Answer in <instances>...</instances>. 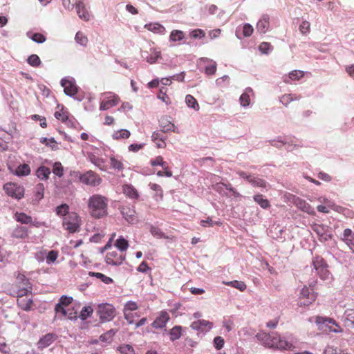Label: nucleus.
Here are the masks:
<instances>
[{"instance_id": "59", "label": "nucleus", "mask_w": 354, "mask_h": 354, "mask_svg": "<svg viewBox=\"0 0 354 354\" xmlns=\"http://www.w3.org/2000/svg\"><path fill=\"white\" fill-rule=\"evenodd\" d=\"M211 64L205 67V73L208 75H214L216 71V63L210 60Z\"/></svg>"}, {"instance_id": "51", "label": "nucleus", "mask_w": 354, "mask_h": 354, "mask_svg": "<svg viewBox=\"0 0 354 354\" xmlns=\"http://www.w3.org/2000/svg\"><path fill=\"white\" fill-rule=\"evenodd\" d=\"M67 112L64 111V108L62 106L60 111H55L54 115L56 119L61 120L62 122H66L68 120Z\"/></svg>"}, {"instance_id": "42", "label": "nucleus", "mask_w": 354, "mask_h": 354, "mask_svg": "<svg viewBox=\"0 0 354 354\" xmlns=\"http://www.w3.org/2000/svg\"><path fill=\"white\" fill-rule=\"evenodd\" d=\"M182 327L180 326H175L169 331V337L171 341L178 339L181 336Z\"/></svg>"}, {"instance_id": "15", "label": "nucleus", "mask_w": 354, "mask_h": 354, "mask_svg": "<svg viewBox=\"0 0 354 354\" xmlns=\"http://www.w3.org/2000/svg\"><path fill=\"white\" fill-rule=\"evenodd\" d=\"M57 337L58 336L53 333H49L43 335L37 343V348L43 350L51 345L57 339Z\"/></svg>"}, {"instance_id": "48", "label": "nucleus", "mask_w": 354, "mask_h": 354, "mask_svg": "<svg viewBox=\"0 0 354 354\" xmlns=\"http://www.w3.org/2000/svg\"><path fill=\"white\" fill-rule=\"evenodd\" d=\"M111 166L113 169L118 171H122L124 169L123 163L114 156L110 158Z\"/></svg>"}, {"instance_id": "9", "label": "nucleus", "mask_w": 354, "mask_h": 354, "mask_svg": "<svg viewBox=\"0 0 354 354\" xmlns=\"http://www.w3.org/2000/svg\"><path fill=\"white\" fill-rule=\"evenodd\" d=\"M289 199L291 201V203H292V204L295 205L301 211L306 212L310 215L315 214V212L313 207H312L306 201H305L304 199L292 194L290 195Z\"/></svg>"}, {"instance_id": "45", "label": "nucleus", "mask_w": 354, "mask_h": 354, "mask_svg": "<svg viewBox=\"0 0 354 354\" xmlns=\"http://www.w3.org/2000/svg\"><path fill=\"white\" fill-rule=\"evenodd\" d=\"M115 333H116V330H115L113 329H111V330H108L107 332L102 334L100 336L99 339L104 342L110 343L112 340V337L114 336Z\"/></svg>"}, {"instance_id": "2", "label": "nucleus", "mask_w": 354, "mask_h": 354, "mask_svg": "<svg viewBox=\"0 0 354 354\" xmlns=\"http://www.w3.org/2000/svg\"><path fill=\"white\" fill-rule=\"evenodd\" d=\"M108 198L100 194H93L88 200V209L90 215L96 219L105 217L108 214Z\"/></svg>"}, {"instance_id": "11", "label": "nucleus", "mask_w": 354, "mask_h": 354, "mask_svg": "<svg viewBox=\"0 0 354 354\" xmlns=\"http://www.w3.org/2000/svg\"><path fill=\"white\" fill-rule=\"evenodd\" d=\"M316 294L311 292L308 288L304 286L300 291L299 305L301 306H308L316 299Z\"/></svg>"}, {"instance_id": "54", "label": "nucleus", "mask_w": 354, "mask_h": 354, "mask_svg": "<svg viewBox=\"0 0 354 354\" xmlns=\"http://www.w3.org/2000/svg\"><path fill=\"white\" fill-rule=\"evenodd\" d=\"M53 172L58 177H62L64 175V168L61 162H55L53 167Z\"/></svg>"}, {"instance_id": "17", "label": "nucleus", "mask_w": 354, "mask_h": 354, "mask_svg": "<svg viewBox=\"0 0 354 354\" xmlns=\"http://www.w3.org/2000/svg\"><path fill=\"white\" fill-rule=\"evenodd\" d=\"M341 320L344 326L348 328H354V308L345 310L343 315L341 317Z\"/></svg>"}, {"instance_id": "6", "label": "nucleus", "mask_w": 354, "mask_h": 354, "mask_svg": "<svg viewBox=\"0 0 354 354\" xmlns=\"http://www.w3.org/2000/svg\"><path fill=\"white\" fill-rule=\"evenodd\" d=\"M63 226L70 233H75L79 231V216L74 212L69 214L63 219Z\"/></svg>"}, {"instance_id": "63", "label": "nucleus", "mask_w": 354, "mask_h": 354, "mask_svg": "<svg viewBox=\"0 0 354 354\" xmlns=\"http://www.w3.org/2000/svg\"><path fill=\"white\" fill-rule=\"evenodd\" d=\"M304 76V72L300 70H294L289 73V77L292 80H299Z\"/></svg>"}, {"instance_id": "49", "label": "nucleus", "mask_w": 354, "mask_h": 354, "mask_svg": "<svg viewBox=\"0 0 354 354\" xmlns=\"http://www.w3.org/2000/svg\"><path fill=\"white\" fill-rule=\"evenodd\" d=\"M27 62L32 67H38L41 63L39 56L35 54L30 55L27 59Z\"/></svg>"}, {"instance_id": "23", "label": "nucleus", "mask_w": 354, "mask_h": 354, "mask_svg": "<svg viewBox=\"0 0 354 354\" xmlns=\"http://www.w3.org/2000/svg\"><path fill=\"white\" fill-rule=\"evenodd\" d=\"M269 28V17L263 15L257 24V30L260 33H266Z\"/></svg>"}, {"instance_id": "44", "label": "nucleus", "mask_w": 354, "mask_h": 354, "mask_svg": "<svg viewBox=\"0 0 354 354\" xmlns=\"http://www.w3.org/2000/svg\"><path fill=\"white\" fill-rule=\"evenodd\" d=\"M69 206L66 203H62L60 205L57 206L55 209V213L58 216H68L70 213Z\"/></svg>"}, {"instance_id": "50", "label": "nucleus", "mask_w": 354, "mask_h": 354, "mask_svg": "<svg viewBox=\"0 0 354 354\" xmlns=\"http://www.w3.org/2000/svg\"><path fill=\"white\" fill-rule=\"evenodd\" d=\"M326 261L320 256H316L313 258V265L316 270L324 266H326Z\"/></svg>"}, {"instance_id": "61", "label": "nucleus", "mask_w": 354, "mask_h": 354, "mask_svg": "<svg viewBox=\"0 0 354 354\" xmlns=\"http://www.w3.org/2000/svg\"><path fill=\"white\" fill-rule=\"evenodd\" d=\"M259 50L263 54H268L272 51V48L270 44L268 42H262L259 46Z\"/></svg>"}, {"instance_id": "57", "label": "nucleus", "mask_w": 354, "mask_h": 354, "mask_svg": "<svg viewBox=\"0 0 354 354\" xmlns=\"http://www.w3.org/2000/svg\"><path fill=\"white\" fill-rule=\"evenodd\" d=\"M254 29L250 24H245L242 28L243 37H248L253 33Z\"/></svg>"}, {"instance_id": "56", "label": "nucleus", "mask_w": 354, "mask_h": 354, "mask_svg": "<svg viewBox=\"0 0 354 354\" xmlns=\"http://www.w3.org/2000/svg\"><path fill=\"white\" fill-rule=\"evenodd\" d=\"M150 232L153 236H155L158 239L165 238V234L158 227L151 225Z\"/></svg>"}, {"instance_id": "16", "label": "nucleus", "mask_w": 354, "mask_h": 354, "mask_svg": "<svg viewBox=\"0 0 354 354\" xmlns=\"http://www.w3.org/2000/svg\"><path fill=\"white\" fill-rule=\"evenodd\" d=\"M75 3L76 12L78 17L84 21H89L90 13L84 1L83 0H79L76 1Z\"/></svg>"}, {"instance_id": "29", "label": "nucleus", "mask_w": 354, "mask_h": 354, "mask_svg": "<svg viewBox=\"0 0 354 354\" xmlns=\"http://www.w3.org/2000/svg\"><path fill=\"white\" fill-rule=\"evenodd\" d=\"M37 177L41 180H46L50 174V170L46 166H40L37 168L35 173Z\"/></svg>"}, {"instance_id": "8", "label": "nucleus", "mask_w": 354, "mask_h": 354, "mask_svg": "<svg viewBox=\"0 0 354 354\" xmlns=\"http://www.w3.org/2000/svg\"><path fill=\"white\" fill-rule=\"evenodd\" d=\"M272 146L280 149L283 145L286 149L291 151L299 147V145L295 143L292 140L286 137L278 136L277 139L268 141Z\"/></svg>"}, {"instance_id": "5", "label": "nucleus", "mask_w": 354, "mask_h": 354, "mask_svg": "<svg viewBox=\"0 0 354 354\" xmlns=\"http://www.w3.org/2000/svg\"><path fill=\"white\" fill-rule=\"evenodd\" d=\"M3 190L9 196L21 200L24 196V188L23 186L14 183H7L3 185Z\"/></svg>"}, {"instance_id": "53", "label": "nucleus", "mask_w": 354, "mask_h": 354, "mask_svg": "<svg viewBox=\"0 0 354 354\" xmlns=\"http://www.w3.org/2000/svg\"><path fill=\"white\" fill-rule=\"evenodd\" d=\"M75 39L77 44H80L82 46H86L88 42L87 37L84 36V34L80 31H78L76 33Z\"/></svg>"}, {"instance_id": "52", "label": "nucleus", "mask_w": 354, "mask_h": 354, "mask_svg": "<svg viewBox=\"0 0 354 354\" xmlns=\"http://www.w3.org/2000/svg\"><path fill=\"white\" fill-rule=\"evenodd\" d=\"M167 88L165 87H162L159 90V93L157 95V97L161 101L165 102L167 104L170 103V99L167 95Z\"/></svg>"}, {"instance_id": "46", "label": "nucleus", "mask_w": 354, "mask_h": 354, "mask_svg": "<svg viewBox=\"0 0 354 354\" xmlns=\"http://www.w3.org/2000/svg\"><path fill=\"white\" fill-rule=\"evenodd\" d=\"M316 271L322 279L326 280L330 279V273L328 270V264L319 268Z\"/></svg>"}, {"instance_id": "47", "label": "nucleus", "mask_w": 354, "mask_h": 354, "mask_svg": "<svg viewBox=\"0 0 354 354\" xmlns=\"http://www.w3.org/2000/svg\"><path fill=\"white\" fill-rule=\"evenodd\" d=\"M118 351L121 354H135V350L130 344H122L118 347Z\"/></svg>"}, {"instance_id": "33", "label": "nucleus", "mask_w": 354, "mask_h": 354, "mask_svg": "<svg viewBox=\"0 0 354 354\" xmlns=\"http://www.w3.org/2000/svg\"><path fill=\"white\" fill-rule=\"evenodd\" d=\"M250 93H252V89L250 87H248L245 88L244 93L240 96L239 101L241 106L243 107H247L250 105Z\"/></svg>"}, {"instance_id": "35", "label": "nucleus", "mask_w": 354, "mask_h": 354, "mask_svg": "<svg viewBox=\"0 0 354 354\" xmlns=\"http://www.w3.org/2000/svg\"><path fill=\"white\" fill-rule=\"evenodd\" d=\"M27 36L34 42L37 44H42L46 40V37L43 34L39 32H28Z\"/></svg>"}, {"instance_id": "40", "label": "nucleus", "mask_w": 354, "mask_h": 354, "mask_svg": "<svg viewBox=\"0 0 354 354\" xmlns=\"http://www.w3.org/2000/svg\"><path fill=\"white\" fill-rule=\"evenodd\" d=\"M185 103L188 107L194 109L195 111H198L200 109L197 100L192 95H187L185 97Z\"/></svg>"}, {"instance_id": "43", "label": "nucleus", "mask_w": 354, "mask_h": 354, "mask_svg": "<svg viewBox=\"0 0 354 354\" xmlns=\"http://www.w3.org/2000/svg\"><path fill=\"white\" fill-rule=\"evenodd\" d=\"M93 309L91 306H87L82 308V309L80 311L79 317L81 320L84 321L88 317L91 316V315L93 313Z\"/></svg>"}, {"instance_id": "19", "label": "nucleus", "mask_w": 354, "mask_h": 354, "mask_svg": "<svg viewBox=\"0 0 354 354\" xmlns=\"http://www.w3.org/2000/svg\"><path fill=\"white\" fill-rule=\"evenodd\" d=\"M207 328V330H209L213 327V323L205 319H201L194 321L191 324V328L193 330L198 331H203L204 328Z\"/></svg>"}, {"instance_id": "4", "label": "nucleus", "mask_w": 354, "mask_h": 354, "mask_svg": "<svg viewBox=\"0 0 354 354\" xmlns=\"http://www.w3.org/2000/svg\"><path fill=\"white\" fill-rule=\"evenodd\" d=\"M96 313L101 322H109L115 317L116 310L112 304L105 303L98 305Z\"/></svg>"}, {"instance_id": "32", "label": "nucleus", "mask_w": 354, "mask_h": 354, "mask_svg": "<svg viewBox=\"0 0 354 354\" xmlns=\"http://www.w3.org/2000/svg\"><path fill=\"white\" fill-rule=\"evenodd\" d=\"M131 133L129 130L122 129L120 130L115 131L112 134L113 140H124L130 137Z\"/></svg>"}, {"instance_id": "30", "label": "nucleus", "mask_w": 354, "mask_h": 354, "mask_svg": "<svg viewBox=\"0 0 354 354\" xmlns=\"http://www.w3.org/2000/svg\"><path fill=\"white\" fill-rule=\"evenodd\" d=\"M250 184L254 187L261 188H266L268 185V183L264 179H262L254 174H253L250 179Z\"/></svg>"}, {"instance_id": "64", "label": "nucleus", "mask_w": 354, "mask_h": 354, "mask_svg": "<svg viewBox=\"0 0 354 354\" xmlns=\"http://www.w3.org/2000/svg\"><path fill=\"white\" fill-rule=\"evenodd\" d=\"M341 351L338 350L337 348L332 346H328L326 347V348L324 351V354H340Z\"/></svg>"}, {"instance_id": "26", "label": "nucleus", "mask_w": 354, "mask_h": 354, "mask_svg": "<svg viewBox=\"0 0 354 354\" xmlns=\"http://www.w3.org/2000/svg\"><path fill=\"white\" fill-rule=\"evenodd\" d=\"M44 185L38 183L35 187V194L32 198L33 203H38L43 198L44 194Z\"/></svg>"}, {"instance_id": "41", "label": "nucleus", "mask_w": 354, "mask_h": 354, "mask_svg": "<svg viewBox=\"0 0 354 354\" xmlns=\"http://www.w3.org/2000/svg\"><path fill=\"white\" fill-rule=\"evenodd\" d=\"M185 37V33L182 30H174L171 32L169 35V41H180Z\"/></svg>"}, {"instance_id": "3", "label": "nucleus", "mask_w": 354, "mask_h": 354, "mask_svg": "<svg viewBox=\"0 0 354 354\" xmlns=\"http://www.w3.org/2000/svg\"><path fill=\"white\" fill-rule=\"evenodd\" d=\"M60 84L64 87V91L66 95L80 102L82 100L83 97L76 95L79 88L74 78L65 77L62 79Z\"/></svg>"}, {"instance_id": "24", "label": "nucleus", "mask_w": 354, "mask_h": 354, "mask_svg": "<svg viewBox=\"0 0 354 354\" xmlns=\"http://www.w3.org/2000/svg\"><path fill=\"white\" fill-rule=\"evenodd\" d=\"M11 235L16 239H26L28 236V230L26 227L17 225Z\"/></svg>"}, {"instance_id": "25", "label": "nucleus", "mask_w": 354, "mask_h": 354, "mask_svg": "<svg viewBox=\"0 0 354 354\" xmlns=\"http://www.w3.org/2000/svg\"><path fill=\"white\" fill-rule=\"evenodd\" d=\"M145 28L148 30L160 35L165 33V28L159 23H149L145 25Z\"/></svg>"}, {"instance_id": "12", "label": "nucleus", "mask_w": 354, "mask_h": 354, "mask_svg": "<svg viewBox=\"0 0 354 354\" xmlns=\"http://www.w3.org/2000/svg\"><path fill=\"white\" fill-rule=\"evenodd\" d=\"M315 323L319 326V328H321L322 326H325L326 327H328L330 331L331 332H334L336 333L342 332V330L337 324L336 322L333 319L326 318L323 317H317Z\"/></svg>"}, {"instance_id": "10", "label": "nucleus", "mask_w": 354, "mask_h": 354, "mask_svg": "<svg viewBox=\"0 0 354 354\" xmlns=\"http://www.w3.org/2000/svg\"><path fill=\"white\" fill-rule=\"evenodd\" d=\"M80 180L84 184L93 187L97 186L102 183L100 176L91 170L80 175Z\"/></svg>"}, {"instance_id": "34", "label": "nucleus", "mask_w": 354, "mask_h": 354, "mask_svg": "<svg viewBox=\"0 0 354 354\" xmlns=\"http://www.w3.org/2000/svg\"><path fill=\"white\" fill-rule=\"evenodd\" d=\"M30 167L28 164L19 165L15 170V175L17 176H26L30 174Z\"/></svg>"}, {"instance_id": "27", "label": "nucleus", "mask_w": 354, "mask_h": 354, "mask_svg": "<svg viewBox=\"0 0 354 354\" xmlns=\"http://www.w3.org/2000/svg\"><path fill=\"white\" fill-rule=\"evenodd\" d=\"M166 137H165L162 133L159 131H154L151 136V140L153 142L156 143V147L158 148H163L165 147V140Z\"/></svg>"}, {"instance_id": "20", "label": "nucleus", "mask_w": 354, "mask_h": 354, "mask_svg": "<svg viewBox=\"0 0 354 354\" xmlns=\"http://www.w3.org/2000/svg\"><path fill=\"white\" fill-rule=\"evenodd\" d=\"M121 214L123 218L129 223H134L136 221L135 216L136 212L134 209H131L129 207H122L121 209Z\"/></svg>"}, {"instance_id": "38", "label": "nucleus", "mask_w": 354, "mask_h": 354, "mask_svg": "<svg viewBox=\"0 0 354 354\" xmlns=\"http://www.w3.org/2000/svg\"><path fill=\"white\" fill-rule=\"evenodd\" d=\"M115 246L120 251L124 252L129 247L128 241L122 236H120L115 243Z\"/></svg>"}, {"instance_id": "7", "label": "nucleus", "mask_w": 354, "mask_h": 354, "mask_svg": "<svg viewBox=\"0 0 354 354\" xmlns=\"http://www.w3.org/2000/svg\"><path fill=\"white\" fill-rule=\"evenodd\" d=\"M311 229L317 234L321 242L328 241L333 237L330 227L327 225L314 223L311 225Z\"/></svg>"}, {"instance_id": "28", "label": "nucleus", "mask_w": 354, "mask_h": 354, "mask_svg": "<svg viewBox=\"0 0 354 354\" xmlns=\"http://www.w3.org/2000/svg\"><path fill=\"white\" fill-rule=\"evenodd\" d=\"M123 192L131 199H137L139 197L137 189L132 185H124L123 186Z\"/></svg>"}, {"instance_id": "58", "label": "nucleus", "mask_w": 354, "mask_h": 354, "mask_svg": "<svg viewBox=\"0 0 354 354\" xmlns=\"http://www.w3.org/2000/svg\"><path fill=\"white\" fill-rule=\"evenodd\" d=\"M58 257V252L55 250H50L46 256V263L50 265L54 263Z\"/></svg>"}, {"instance_id": "22", "label": "nucleus", "mask_w": 354, "mask_h": 354, "mask_svg": "<svg viewBox=\"0 0 354 354\" xmlns=\"http://www.w3.org/2000/svg\"><path fill=\"white\" fill-rule=\"evenodd\" d=\"M169 319V317L167 313L164 312L162 313L160 316L157 317L151 324V326L155 328H164Z\"/></svg>"}, {"instance_id": "36", "label": "nucleus", "mask_w": 354, "mask_h": 354, "mask_svg": "<svg viewBox=\"0 0 354 354\" xmlns=\"http://www.w3.org/2000/svg\"><path fill=\"white\" fill-rule=\"evenodd\" d=\"M254 201L258 203L263 209H268L270 207V202L268 199L264 198L262 194L254 195Z\"/></svg>"}, {"instance_id": "39", "label": "nucleus", "mask_w": 354, "mask_h": 354, "mask_svg": "<svg viewBox=\"0 0 354 354\" xmlns=\"http://www.w3.org/2000/svg\"><path fill=\"white\" fill-rule=\"evenodd\" d=\"M224 284L236 288L240 291H244L247 288L245 283L243 281L238 280L226 281L224 282Z\"/></svg>"}, {"instance_id": "62", "label": "nucleus", "mask_w": 354, "mask_h": 354, "mask_svg": "<svg viewBox=\"0 0 354 354\" xmlns=\"http://www.w3.org/2000/svg\"><path fill=\"white\" fill-rule=\"evenodd\" d=\"M189 35L194 39H201L205 37V33L202 29H196L191 31Z\"/></svg>"}, {"instance_id": "60", "label": "nucleus", "mask_w": 354, "mask_h": 354, "mask_svg": "<svg viewBox=\"0 0 354 354\" xmlns=\"http://www.w3.org/2000/svg\"><path fill=\"white\" fill-rule=\"evenodd\" d=\"M214 346L216 350L221 349L225 344L224 339L221 336H216L213 341Z\"/></svg>"}, {"instance_id": "18", "label": "nucleus", "mask_w": 354, "mask_h": 354, "mask_svg": "<svg viewBox=\"0 0 354 354\" xmlns=\"http://www.w3.org/2000/svg\"><path fill=\"white\" fill-rule=\"evenodd\" d=\"M161 53L155 49H151V53H149L147 51H145L142 53V57L146 60V62L150 64H153L160 58Z\"/></svg>"}, {"instance_id": "21", "label": "nucleus", "mask_w": 354, "mask_h": 354, "mask_svg": "<svg viewBox=\"0 0 354 354\" xmlns=\"http://www.w3.org/2000/svg\"><path fill=\"white\" fill-rule=\"evenodd\" d=\"M160 131L162 133H167L169 131L175 132L176 126L174 123L169 121L167 117H162L160 120Z\"/></svg>"}, {"instance_id": "37", "label": "nucleus", "mask_w": 354, "mask_h": 354, "mask_svg": "<svg viewBox=\"0 0 354 354\" xmlns=\"http://www.w3.org/2000/svg\"><path fill=\"white\" fill-rule=\"evenodd\" d=\"M88 275L91 277H95L100 279L105 284H110L113 282V279L111 277H107L105 274L100 272H89Z\"/></svg>"}, {"instance_id": "14", "label": "nucleus", "mask_w": 354, "mask_h": 354, "mask_svg": "<svg viewBox=\"0 0 354 354\" xmlns=\"http://www.w3.org/2000/svg\"><path fill=\"white\" fill-rule=\"evenodd\" d=\"M125 259V255L120 254L118 251L108 252L105 261L107 264L112 266H120Z\"/></svg>"}, {"instance_id": "31", "label": "nucleus", "mask_w": 354, "mask_h": 354, "mask_svg": "<svg viewBox=\"0 0 354 354\" xmlns=\"http://www.w3.org/2000/svg\"><path fill=\"white\" fill-rule=\"evenodd\" d=\"M14 218L16 221L21 224H29L32 223V217L24 212H17L14 215Z\"/></svg>"}, {"instance_id": "13", "label": "nucleus", "mask_w": 354, "mask_h": 354, "mask_svg": "<svg viewBox=\"0 0 354 354\" xmlns=\"http://www.w3.org/2000/svg\"><path fill=\"white\" fill-rule=\"evenodd\" d=\"M119 100V97L112 93H104V97L100 103V109L102 111L107 110L117 105Z\"/></svg>"}, {"instance_id": "55", "label": "nucleus", "mask_w": 354, "mask_h": 354, "mask_svg": "<svg viewBox=\"0 0 354 354\" xmlns=\"http://www.w3.org/2000/svg\"><path fill=\"white\" fill-rule=\"evenodd\" d=\"M18 304L20 308L24 311H29L31 309V306L32 304V299H28L27 300L23 299L20 301H18Z\"/></svg>"}, {"instance_id": "1", "label": "nucleus", "mask_w": 354, "mask_h": 354, "mask_svg": "<svg viewBox=\"0 0 354 354\" xmlns=\"http://www.w3.org/2000/svg\"><path fill=\"white\" fill-rule=\"evenodd\" d=\"M256 337L268 347L280 350L292 351L297 348L299 344L297 338L291 333H286L284 336H281L276 332L270 333L260 332L256 335Z\"/></svg>"}]
</instances>
